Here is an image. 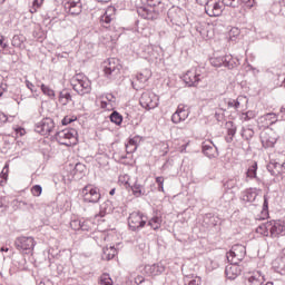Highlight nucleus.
<instances>
[{
  "instance_id": "1",
  "label": "nucleus",
  "mask_w": 285,
  "mask_h": 285,
  "mask_svg": "<svg viewBox=\"0 0 285 285\" xmlns=\"http://www.w3.org/2000/svg\"><path fill=\"white\" fill-rule=\"evenodd\" d=\"M141 6L137 8V13L141 19L147 21H157L159 19V12H161V0H138Z\"/></svg>"
},
{
  "instance_id": "2",
  "label": "nucleus",
  "mask_w": 285,
  "mask_h": 285,
  "mask_svg": "<svg viewBox=\"0 0 285 285\" xmlns=\"http://www.w3.org/2000/svg\"><path fill=\"white\" fill-rule=\"evenodd\" d=\"M121 63L116 58H109L104 65V75L109 81H119L121 79Z\"/></svg>"
},
{
  "instance_id": "3",
  "label": "nucleus",
  "mask_w": 285,
  "mask_h": 285,
  "mask_svg": "<svg viewBox=\"0 0 285 285\" xmlns=\"http://www.w3.org/2000/svg\"><path fill=\"white\" fill-rule=\"evenodd\" d=\"M204 79H206V73H204V69L200 67L190 69L183 76V81H185L188 88H197Z\"/></svg>"
},
{
  "instance_id": "4",
  "label": "nucleus",
  "mask_w": 285,
  "mask_h": 285,
  "mask_svg": "<svg viewBox=\"0 0 285 285\" xmlns=\"http://www.w3.org/2000/svg\"><path fill=\"white\" fill-rule=\"evenodd\" d=\"M71 86L72 89L81 97H83V95H90L92 90L91 82L88 80V78H83L81 73H78L72 78Z\"/></svg>"
},
{
  "instance_id": "5",
  "label": "nucleus",
  "mask_w": 285,
  "mask_h": 285,
  "mask_svg": "<svg viewBox=\"0 0 285 285\" xmlns=\"http://www.w3.org/2000/svg\"><path fill=\"white\" fill-rule=\"evenodd\" d=\"M81 195L86 204H99L101 200V189L92 184L86 185L81 190Z\"/></svg>"
},
{
  "instance_id": "6",
  "label": "nucleus",
  "mask_w": 285,
  "mask_h": 285,
  "mask_svg": "<svg viewBox=\"0 0 285 285\" xmlns=\"http://www.w3.org/2000/svg\"><path fill=\"white\" fill-rule=\"evenodd\" d=\"M148 224V216L141 212H132L128 217V226L134 233H138Z\"/></svg>"
},
{
  "instance_id": "7",
  "label": "nucleus",
  "mask_w": 285,
  "mask_h": 285,
  "mask_svg": "<svg viewBox=\"0 0 285 285\" xmlns=\"http://www.w3.org/2000/svg\"><path fill=\"white\" fill-rule=\"evenodd\" d=\"M77 129L75 128H70V129H62L60 131H57L55 134L56 140L58 141V144H60L61 146H72V140L77 141Z\"/></svg>"
},
{
  "instance_id": "8",
  "label": "nucleus",
  "mask_w": 285,
  "mask_h": 285,
  "mask_svg": "<svg viewBox=\"0 0 285 285\" xmlns=\"http://www.w3.org/2000/svg\"><path fill=\"white\" fill-rule=\"evenodd\" d=\"M14 246L17 250L20 253H24L26 255H30L32 250H35V238L28 236L17 237L14 240Z\"/></svg>"
},
{
  "instance_id": "9",
  "label": "nucleus",
  "mask_w": 285,
  "mask_h": 285,
  "mask_svg": "<svg viewBox=\"0 0 285 285\" xmlns=\"http://www.w3.org/2000/svg\"><path fill=\"white\" fill-rule=\"evenodd\" d=\"M167 17L173 26L181 27L186 21V13L178 7H173L168 10Z\"/></svg>"
},
{
  "instance_id": "10",
  "label": "nucleus",
  "mask_w": 285,
  "mask_h": 285,
  "mask_svg": "<svg viewBox=\"0 0 285 285\" xmlns=\"http://www.w3.org/2000/svg\"><path fill=\"white\" fill-rule=\"evenodd\" d=\"M140 106L145 108V110H155L157 106H159V98L155 96V94L144 92L140 97Z\"/></svg>"
},
{
  "instance_id": "11",
  "label": "nucleus",
  "mask_w": 285,
  "mask_h": 285,
  "mask_svg": "<svg viewBox=\"0 0 285 285\" xmlns=\"http://www.w3.org/2000/svg\"><path fill=\"white\" fill-rule=\"evenodd\" d=\"M35 130L42 136L50 135L55 130V120L52 118H43L36 124Z\"/></svg>"
},
{
  "instance_id": "12",
  "label": "nucleus",
  "mask_w": 285,
  "mask_h": 285,
  "mask_svg": "<svg viewBox=\"0 0 285 285\" xmlns=\"http://www.w3.org/2000/svg\"><path fill=\"white\" fill-rule=\"evenodd\" d=\"M244 257H246V246L244 245H234L227 253L228 261L242 262Z\"/></svg>"
},
{
  "instance_id": "13",
  "label": "nucleus",
  "mask_w": 285,
  "mask_h": 285,
  "mask_svg": "<svg viewBox=\"0 0 285 285\" xmlns=\"http://www.w3.org/2000/svg\"><path fill=\"white\" fill-rule=\"evenodd\" d=\"M230 262V265H227L225 268V275L227 277V279H237V277H239V275H242V267H239V261H228Z\"/></svg>"
},
{
  "instance_id": "14",
  "label": "nucleus",
  "mask_w": 285,
  "mask_h": 285,
  "mask_svg": "<svg viewBox=\"0 0 285 285\" xmlns=\"http://www.w3.org/2000/svg\"><path fill=\"white\" fill-rule=\"evenodd\" d=\"M205 12L208 17H222V12H224V3L210 1L205 7Z\"/></svg>"
},
{
  "instance_id": "15",
  "label": "nucleus",
  "mask_w": 285,
  "mask_h": 285,
  "mask_svg": "<svg viewBox=\"0 0 285 285\" xmlns=\"http://www.w3.org/2000/svg\"><path fill=\"white\" fill-rule=\"evenodd\" d=\"M82 10L81 0H69L65 3V11L71 17H78Z\"/></svg>"
},
{
  "instance_id": "16",
  "label": "nucleus",
  "mask_w": 285,
  "mask_h": 285,
  "mask_svg": "<svg viewBox=\"0 0 285 285\" xmlns=\"http://www.w3.org/2000/svg\"><path fill=\"white\" fill-rule=\"evenodd\" d=\"M202 148L203 155L208 157V159H215L219 157V149L213 141L204 142Z\"/></svg>"
},
{
  "instance_id": "17",
  "label": "nucleus",
  "mask_w": 285,
  "mask_h": 285,
  "mask_svg": "<svg viewBox=\"0 0 285 285\" xmlns=\"http://www.w3.org/2000/svg\"><path fill=\"white\" fill-rule=\"evenodd\" d=\"M269 224H272L269 226V235L273 239H275V237H279L282 235V233H284V230H285L284 222L269 220Z\"/></svg>"
},
{
  "instance_id": "18",
  "label": "nucleus",
  "mask_w": 285,
  "mask_h": 285,
  "mask_svg": "<svg viewBox=\"0 0 285 285\" xmlns=\"http://www.w3.org/2000/svg\"><path fill=\"white\" fill-rule=\"evenodd\" d=\"M259 190L261 189H257L256 187H249L242 193V199L245 204H253L255 203V199H257Z\"/></svg>"
},
{
  "instance_id": "19",
  "label": "nucleus",
  "mask_w": 285,
  "mask_h": 285,
  "mask_svg": "<svg viewBox=\"0 0 285 285\" xmlns=\"http://www.w3.org/2000/svg\"><path fill=\"white\" fill-rule=\"evenodd\" d=\"M72 179L79 180L86 177V166L82 163H77L70 171Z\"/></svg>"
},
{
  "instance_id": "20",
  "label": "nucleus",
  "mask_w": 285,
  "mask_h": 285,
  "mask_svg": "<svg viewBox=\"0 0 285 285\" xmlns=\"http://www.w3.org/2000/svg\"><path fill=\"white\" fill-rule=\"evenodd\" d=\"M166 271V267L161 264H154V265H146L145 273L148 274L150 277H156L157 275H161Z\"/></svg>"
},
{
  "instance_id": "21",
  "label": "nucleus",
  "mask_w": 285,
  "mask_h": 285,
  "mask_svg": "<svg viewBox=\"0 0 285 285\" xmlns=\"http://www.w3.org/2000/svg\"><path fill=\"white\" fill-rule=\"evenodd\" d=\"M261 141L263 148H274L275 144H277V138L271 136L268 132H263L261 135Z\"/></svg>"
},
{
  "instance_id": "22",
  "label": "nucleus",
  "mask_w": 285,
  "mask_h": 285,
  "mask_svg": "<svg viewBox=\"0 0 285 285\" xmlns=\"http://www.w3.org/2000/svg\"><path fill=\"white\" fill-rule=\"evenodd\" d=\"M125 186L126 188H130L135 197H141L142 195H146V189H144V185L139 184L138 181H135L134 185H130V183L126 181Z\"/></svg>"
},
{
  "instance_id": "23",
  "label": "nucleus",
  "mask_w": 285,
  "mask_h": 285,
  "mask_svg": "<svg viewBox=\"0 0 285 285\" xmlns=\"http://www.w3.org/2000/svg\"><path fill=\"white\" fill-rule=\"evenodd\" d=\"M272 268L279 275H285V256L277 257L272 263Z\"/></svg>"
},
{
  "instance_id": "24",
  "label": "nucleus",
  "mask_w": 285,
  "mask_h": 285,
  "mask_svg": "<svg viewBox=\"0 0 285 285\" xmlns=\"http://www.w3.org/2000/svg\"><path fill=\"white\" fill-rule=\"evenodd\" d=\"M112 210H115L112 200L107 199L100 205V212L98 214V217H106V215H110Z\"/></svg>"
},
{
  "instance_id": "25",
  "label": "nucleus",
  "mask_w": 285,
  "mask_h": 285,
  "mask_svg": "<svg viewBox=\"0 0 285 285\" xmlns=\"http://www.w3.org/2000/svg\"><path fill=\"white\" fill-rule=\"evenodd\" d=\"M249 285H262L266 282V276L262 272H256L247 278Z\"/></svg>"
},
{
  "instance_id": "26",
  "label": "nucleus",
  "mask_w": 285,
  "mask_h": 285,
  "mask_svg": "<svg viewBox=\"0 0 285 285\" xmlns=\"http://www.w3.org/2000/svg\"><path fill=\"white\" fill-rule=\"evenodd\" d=\"M239 63V59L234 58L232 55L224 56V67L228 68V70H233V68H237Z\"/></svg>"
},
{
  "instance_id": "27",
  "label": "nucleus",
  "mask_w": 285,
  "mask_h": 285,
  "mask_svg": "<svg viewBox=\"0 0 285 285\" xmlns=\"http://www.w3.org/2000/svg\"><path fill=\"white\" fill-rule=\"evenodd\" d=\"M263 199H264L263 209L261 212V215H258L256 217V219H258V222H264V219H268V216H269V213H268V196L264 195Z\"/></svg>"
},
{
  "instance_id": "28",
  "label": "nucleus",
  "mask_w": 285,
  "mask_h": 285,
  "mask_svg": "<svg viewBox=\"0 0 285 285\" xmlns=\"http://www.w3.org/2000/svg\"><path fill=\"white\" fill-rule=\"evenodd\" d=\"M277 117H279L278 114L268 112V114H265L264 116H262L259 118V121L262 124H264V121H268V122H266V126H273V124H275L277 121Z\"/></svg>"
},
{
  "instance_id": "29",
  "label": "nucleus",
  "mask_w": 285,
  "mask_h": 285,
  "mask_svg": "<svg viewBox=\"0 0 285 285\" xmlns=\"http://www.w3.org/2000/svg\"><path fill=\"white\" fill-rule=\"evenodd\" d=\"M59 101L62 104V106H68L70 101H72V95H70V91L68 89H63L59 92Z\"/></svg>"
},
{
  "instance_id": "30",
  "label": "nucleus",
  "mask_w": 285,
  "mask_h": 285,
  "mask_svg": "<svg viewBox=\"0 0 285 285\" xmlns=\"http://www.w3.org/2000/svg\"><path fill=\"white\" fill-rule=\"evenodd\" d=\"M161 222H164L161 216H154L147 222V226H150L153 230H159L161 228Z\"/></svg>"
},
{
  "instance_id": "31",
  "label": "nucleus",
  "mask_w": 285,
  "mask_h": 285,
  "mask_svg": "<svg viewBox=\"0 0 285 285\" xmlns=\"http://www.w3.org/2000/svg\"><path fill=\"white\" fill-rule=\"evenodd\" d=\"M116 256H117V248H115V246H110L104 249L102 259L110 262V259H115Z\"/></svg>"
},
{
  "instance_id": "32",
  "label": "nucleus",
  "mask_w": 285,
  "mask_h": 285,
  "mask_svg": "<svg viewBox=\"0 0 285 285\" xmlns=\"http://www.w3.org/2000/svg\"><path fill=\"white\" fill-rule=\"evenodd\" d=\"M109 120L111 121V124H115V126H121V124H124V116L119 114V111L114 110L109 115Z\"/></svg>"
},
{
  "instance_id": "33",
  "label": "nucleus",
  "mask_w": 285,
  "mask_h": 285,
  "mask_svg": "<svg viewBox=\"0 0 285 285\" xmlns=\"http://www.w3.org/2000/svg\"><path fill=\"white\" fill-rule=\"evenodd\" d=\"M111 9L105 11V13L100 17V23L102 28H108L112 22V14L110 13Z\"/></svg>"
},
{
  "instance_id": "34",
  "label": "nucleus",
  "mask_w": 285,
  "mask_h": 285,
  "mask_svg": "<svg viewBox=\"0 0 285 285\" xmlns=\"http://www.w3.org/2000/svg\"><path fill=\"white\" fill-rule=\"evenodd\" d=\"M273 225V223L267 222V223H263L262 225H259L256 228V233H258L259 235H263L264 237H268L269 232L271 230V226Z\"/></svg>"
},
{
  "instance_id": "35",
  "label": "nucleus",
  "mask_w": 285,
  "mask_h": 285,
  "mask_svg": "<svg viewBox=\"0 0 285 285\" xmlns=\"http://www.w3.org/2000/svg\"><path fill=\"white\" fill-rule=\"evenodd\" d=\"M26 41V37L23 35H14L11 40V45L13 48H23V42Z\"/></svg>"
},
{
  "instance_id": "36",
  "label": "nucleus",
  "mask_w": 285,
  "mask_h": 285,
  "mask_svg": "<svg viewBox=\"0 0 285 285\" xmlns=\"http://www.w3.org/2000/svg\"><path fill=\"white\" fill-rule=\"evenodd\" d=\"M150 77H153V73L150 72V70L145 69L144 71L137 73L136 79L137 81H139V83H147Z\"/></svg>"
},
{
  "instance_id": "37",
  "label": "nucleus",
  "mask_w": 285,
  "mask_h": 285,
  "mask_svg": "<svg viewBox=\"0 0 285 285\" xmlns=\"http://www.w3.org/2000/svg\"><path fill=\"white\" fill-rule=\"evenodd\" d=\"M246 177H248L249 179H256V181H259V178L257 177V163H253L247 171H246Z\"/></svg>"
},
{
  "instance_id": "38",
  "label": "nucleus",
  "mask_w": 285,
  "mask_h": 285,
  "mask_svg": "<svg viewBox=\"0 0 285 285\" xmlns=\"http://www.w3.org/2000/svg\"><path fill=\"white\" fill-rule=\"evenodd\" d=\"M225 104L229 109L239 110V106H240L239 98L237 99L228 98L227 100H225Z\"/></svg>"
},
{
  "instance_id": "39",
  "label": "nucleus",
  "mask_w": 285,
  "mask_h": 285,
  "mask_svg": "<svg viewBox=\"0 0 285 285\" xmlns=\"http://www.w3.org/2000/svg\"><path fill=\"white\" fill-rule=\"evenodd\" d=\"M140 140L139 136H135L134 138H129L128 145H127V150L128 148L130 149V153H135V150H137V144Z\"/></svg>"
},
{
  "instance_id": "40",
  "label": "nucleus",
  "mask_w": 285,
  "mask_h": 285,
  "mask_svg": "<svg viewBox=\"0 0 285 285\" xmlns=\"http://www.w3.org/2000/svg\"><path fill=\"white\" fill-rule=\"evenodd\" d=\"M226 126L228 137H235V135H237V126H235V122L228 121Z\"/></svg>"
},
{
  "instance_id": "41",
  "label": "nucleus",
  "mask_w": 285,
  "mask_h": 285,
  "mask_svg": "<svg viewBox=\"0 0 285 285\" xmlns=\"http://www.w3.org/2000/svg\"><path fill=\"white\" fill-rule=\"evenodd\" d=\"M281 167H283L279 163H269L268 165H267V170H268V173H271V175L273 176V177H275L276 175H277V171H275V170H277V168H281Z\"/></svg>"
},
{
  "instance_id": "42",
  "label": "nucleus",
  "mask_w": 285,
  "mask_h": 285,
  "mask_svg": "<svg viewBox=\"0 0 285 285\" xmlns=\"http://www.w3.org/2000/svg\"><path fill=\"white\" fill-rule=\"evenodd\" d=\"M210 63H212V66H214V68H222V66H224V63H225L224 62V56L212 58Z\"/></svg>"
},
{
  "instance_id": "43",
  "label": "nucleus",
  "mask_w": 285,
  "mask_h": 285,
  "mask_svg": "<svg viewBox=\"0 0 285 285\" xmlns=\"http://www.w3.org/2000/svg\"><path fill=\"white\" fill-rule=\"evenodd\" d=\"M12 206H13V208H19L20 210H24L26 206H28V202L14 199L12 202Z\"/></svg>"
},
{
  "instance_id": "44",
  "label": "nucleus",
  "mask_w": 285,
  "mask_h": 285,
  "mask_svg": "<svg viewBox=\"0 0 285 285\" xmlns=\"http://www.w3.org/2000/svg\"><path fill=\"white\" fill-rule=\"evenodd\" d=\"M255 117H257V114L254 110L243 112L242 115L243 121H250V119H255Z\"/></svg>"
},
{
  "instance_id": "45",
  "label": "nucleus",
  "mask_w": 285,
  "mask_h": 285,
  "mask_svg": "<svg viewBox=\"0 0 285 285\" xmlns=\"http://www.w3.org/2000/svg\"><path fill=\"white\" fill-rule=\"evenodd\" d=\"M100 285H112V278L110 277V274H102L100 276Z\"/></svg>"
},
{
  "instance_id": "46",
  "label": "nucleus",
  "mask_w": 285,
  "mask_h": 285,
  "mask_svg": "<svg viewBox=\"0 0 285 285\" xmlns=\"http://www.w3.org/2000/svg\"><path fill=\"white\" fill-rule=\"evenodd\" d=\"M40 89L43 92V95H47V97H55V90L50 89V87L41 83Z\"/></svg>"
},
{
  "instance_id": "47",
  "label": "nucleus",
  "mask_w": 285,
  "mask_h": 285,
  "mask_svg": "<svg viewBox=\"0 0 285 285\" xmlns=\"http://www.w3.org/2000/svg\"><path fill=\"white\" fill-rule=\"evenodd\" d=\"M222 3L227 8H239V0H223Z\"/></svg>"
},
{
  "instance_id": "48",
  "label": "nucleus",
  "mask_w": 285,
  "mask_h": 285,
  "mask_svg": "<svg viewBox=\"0 0 285 285\" xmlns=\"http://www.w3.org/2000/svg\"><path fill=\"white\" fill-rule=\"evenodd\" d=\"M31 193L33 197H41V193H43V188L41 187V185H35L31 188Z\"/></svg>"
},
{
  "instance_id": "49",
  "label": "nucleus",
  "mask_w": 285,
  "mask_h": 285,
  "mask_svg": "<svg viewBox=\"0 0 285 285\" xmlns=\"http://www.w3.org/2000/svg\"><path fill=\"white\" fill-rule=\"evenodd\" d=\"M176 112L179 115L180 120L186 121V119H188V111L181 108V106H178V109L176 110Z\"/></svg>"
},
{
  "instance_id": "50",
  "label": "nucleus",
  "mask_w": 285,
  "mask_h": 285,
  "mask_svg": "<svg viewBox=\"0 0 285 285\" xmlns=\"http://www.w3.org/2000/svg\"><path fill=\"white\" fill-rule=\"evenodd\" d=\"M242 135L246 139V141H250V138L255 137V131L248 128V129H245Z\"/></svg>"
},
{
  "instance_id": "51",
  "label": "nucleus",
  "mask_w": 285,
  "mask_h": 285,
  "mask_svg": "<svg viewBox=\"0 0 285 285\" xmlns=\"http://www.w3.org/2000/svg\"><path fill=\"white\" fill-rule=\"evenodd\" d=\"M92 227L90 226V220H81L80 230L90 232Z\"/></svg>"
},
{
  "instance_id": "52",
  "label": "nucleus",
  "mask_w": 285,
  "mask_h": 285,
  "mask_svg": "<svg viewBox=\"0 0 285 285\" xmlns=\"http://www.w3.org/2000/svg\"><path fill=\"white\" fill-rule=\"evenodd\" d=\"M70 227L72 228V230H81V220L80 219L71 220Z\"/></svg>"
},
{
  "instance_id": "53",
  "label": "nucleus",
  "mask_w": 285,
  "mask_h": 285,
  "mask_svg": "<svg viewBox=\"0 0 285 285\" xmlns=\"http://www.w3.org/2000/svg\"><path fill=\"white\" fill-rule=\"evenodd\" d=\"M242 3L245 8L250 9L253 6H255V0H238V6H242Z\"/></svg>"
},
{
  "instance_id": "54",
  "label": "nucleus",
  "mask_w": 285,
  "mask_h": 285,
  "mask_svg": "<svg viewBox=\"0 0 285 285\" xmlns=\"http://www.w3.org/2000/svg\"><path fill=\"white\" fill-rule=\"evenodd\" d=\"M156 184L158 185V193H164V176L156 177Z\"/></svg>"
},
{
  "instance_id": "55",
  "label": "nucleus",
  "mask_w": 285,
  "mask_h": 285,
  "mask_svg": "<svg viewBox=\"0 0 285 285\" xmlns=\"http://www.w3.org/2000/svg\"><path fill=\"white\" fill-rule=\"evenodd\" d=\"M239 28H232V30L229 31V39L230 41H235V37H239Z\"/></svg>"
},
{
  "instance_id": "56",
  "label": "nucleus",
  "mask_w": 285,
  "mask_h": 285,
  "mask_svg": "<svg viewBox=\"0 0 285 285\" xmlns=\"http://www.w3.org/2000/svg\"><path fill=\"white\" fill-rule=\"evenodd\" d=\"M0 209L2 213H6L8 210V200H6V197H0Z\"/></svg>"
},
{
  "instance_id": "57",
  "label": "nucleus",
  "mask_w": 285,
  "mask_h": 285,
  "mask_svg": "<svg viewBox=\"0 0 285 285\" xmlns=\"http://www.w3.org/2000/svg\"><path fill=\"white\" fill-rule=\"evenodd\" d=\"M72 121H77V117L72 118V117H69V116H66L61 124L62 126H68V124H72Z\"/></svg>"
},
{
  "instance_id": "58",
  "label": "nucleus",
  "mask_w": 285,
  "mask_h": 285,
  "mask_svg": "<svg viewBox=\"0 0 285 285\" xmlns=\"http://www.w3.org/2000/svg\"><path fill=\"white\" fill-rule=\"evenodd\" d=\"M171 121L173 124H181V117L179 116V114L176 111L175 114H173L171 116Z\"/></svg>"
},
{
  "instance_id": "59",
  "label": "nucleus",
  "mask_w": 285,
  "mask_h": 285,
  "mask_svg": "<svg viewBox=\"0 0 285 285\" xmlns=\"http://www.w3.org/2000/svg\"><path fill=\"white\" fill-rule=\"evenodd\" d=\"M8 124V116L0 111V127Z\"/></svg>"
},
{
  "instance_id": "60",
  "label": "nucleus",
  "mask_w": 285,
  "mask_h": 285,
  "mask_svg": "<svg viewBox=\"0 0 285 285\" xmlns=\"http://www.w3.org/2000/svg\"><path fill=\"white\" fill-rule=\"evenodd\" d=\"M185 285H199V283H198V281L195 279V278H191V279L186 278V279H185Z\"/></svg>"
},
{
  "instance_id": "61",
  "label": "nucleus",
  "mask_w": 285,
  "mask_h": 285,
  "mask_svg": "<svg viewBox=\"0 0 285 285\" xmlns=\"http://www.w3.org/2000/svg\"><path fill=\"white\" fill-rule=\"evenodd\" d=\"M105 99H107V101H109V104H115V95H112V94H107L105 96Z\"/></svg>"
},
{
  "instance_id": "62",
  "label": "nucleus",
  "mask_w": 285,
  "mask_h": 285,
  "mask_svg": "<svg viewBox=\"0 0 285 285\" xmlns=\"http://www.w3.org/2000/svg\"><path fill=\"white\" fill-rule=\"evenodd\" d=\"M32 6L36 8H41L43 6V0H33Z\"/></svg>"
},
{
  "instance_id": "63",
  "label": "nucleus",
  "mask_w": 285,
  "mask_h": 285,
  "mask_svg": "<svg viewBox=\"0 0 285 285\" xmlns=\"http://www.w3.org/2000/svg\"><path fill=\"white\" fill-rule=\"evenodd\" d=\"M24 210H28L29 213H30V210H35V204L27 202Z\"/></svg>"
},
{
  "instance_id": "64",
  "label": "nucleus",
  "mask_w": 285,
  "mask_h": 285,
  "mask_svg": "<svg viewBox=\"0 0 285 285\" xmlns=\"http://www.w3.org/2000/svg\"><path fill=\"white\" fill-rule=\"evenodd\" d=\"M278 117L285 121V107L283 106L278 112Z\"/></svg>"
}]
</instances>
